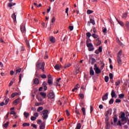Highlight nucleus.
<instances>
[{
  "label": "nucleus",
  "instance_id": "obj_7",
  "mask_svg": "<svg viewBox=\"0 0 129 129\" xmlns=\"http://www.w3.org/2000/svg\"><path fill=\"white\" fill-rule=\"evenodd\" d=\"M87 47H88L89 51H93V50H94V47H93L92 43L88 44Z\"/></svg>",
  "mask_w": 129,
  "mask_h": 129
},
{
  "label": "nucleus",
  "instance_id": "obj_2",
  "mask_svg": "<svg viewBox=\"0 0 129 129\" xmlns=\"http://www.w3.org/2000/svg\"><path fill=\"white\" fill-rule=\"evenodd\" d=\"M49 110L48 109L44 110L42 111V118L44 120H45L48 118L49 116Z\"/></svg>",
  "mask_w": 129,
  "mask_h": 129
},
{
  "label": "nucleus",
  "instance_id": "obj_48",
  "mask_svg": "<svg viewBox=\"0 0 129 129\" xmlns=\"http://www.w3.org/2000/svg\"><path fill=\"white\" fill-rule=\"evenodd\" d=\"M66 112L67 116H69L70 115V113H69V110H68V109L66 110Z\"/></svg>",
  "mask_w": 129,
  "mask_h": 129
},
{
  "label": "nucleus",
  "instance_id": "obj_14",
  "mask_svg": "<svg viewBox=\"0 0 129 129\" xmlns=\"http://www.w3.org/2000/svg\"><path fill=\"white\" fill-rule=\"evenodd\" d=\"M12 18L14 23H16L17 22V15H16V13H13L12 15Z\"/></svg>",
  "mask_w": 129,
  "mask_h": 129
},
{
  "label": "nucleus",
  "instance_id": "obj_62",
  "mask_svg": "<svg viewBox=\"0 0 129 129\" xmlns=\"http://www.w3.org/2000/svg\"><path fill=\"white\" fill-rule=\"evenodd\" d=\"M4 105H6V104L4 102H2L0 103V106H4Z\"/></svg>",
  "mask_w": 129,
  "mask_h": 129
},
{
  "label": "nucleus",
  "instance_id": "obj_58",
  "mask_svg": "<svg viewBox=\"0 0 129 129\" xmlns=\"http://www.w3.org/2000/svg\"><path fill=\"white\" fill-rule=\"evenodd\" d=\"M90 42H91V40H90V39H87V40L86 41L87 45L88 44H89V43H90Z\"/></svg>",
  "mask_w": 129,
  "mask_h": 129
},
{
  "label": "nucleus",
  "instance_id": "obj_5",
  "mask_svg": "<svg viewBox=\"0 0 129 129\" xmlns=\"http://www.w3.org/2000/svg\"><path fill=\"white\" fill-rule=\"evenodd\" d=\"M47 96L48 98H50V99H53V98H55V94L53 92H50L47 95Z\"/></svg>",
  "mask_w": 129,
  "mask_h": 129
},
{
  "label": "nucleus",
  "instance_id": "obj_51",
  "mask_svg": "<svg viewBox=\"0 0 129 129\" xmlns=\"http://www.w3.org/2000/svg\"><path fill=\"white\" fill-rule=\"evenodd\" d=\"M121 100H120V99H116L115 100V102L116 103H119V102H121Z\"/></svg>",
  "mask_w": 129,
  "mask_h": 129
},
{
  "label": "nucleus",
  "instance_id": "obj_53",
  "mask_svg": "<svg viewBox=\"0 0 129 129\" xmlns=\"http://www.w3.org/2000/svg\"><path fill=\"white\" fill-rule=\"evenodd\" d=\"M69 29L70 31H73L74 27L73 26H69Z\"/></svg>",
  "mask_w": 129,
  "mask_h": 129
},
{
  "label": "nucleus",
  "instance_id": "obj_24",
  "mask_svg": "<svg viewBox=\"0 0 129 129\" xmlns=\"http://www.w3.org/2000/svg\"><path fill=\"white\" fill-rule=\"evenodd\" d=\"M40 94L41 96H43V97H44V98H46V97L47 96V94H46V93L40 92Z\"/></svg>",
  "mask_w": 129,
  "mask_h": 129
},
{
  "label": "nucleus",
  "instance_id": "obj_49",
  "mask_svg": "<svg viewBox=\"0 0 129 129\" xmlns=\"http://www.w3.org/2000/svg\"><path fill=\"white\" fill-rule=\"evenodd\" d=\"M120 84V81H119V80L117 81L115 83L116 86H117L119 85Z\"/></svg>",
  "mask_w": 129,
  "mask_h": 129
},
{
  "label": "nucleus",
  "instance_id": "obj_30",
  "mask_svg": "<svg viewBox=\"0 0 129 129\" xmlns=\"http://www.w3.org/2000/svg\"><path fill=\"white\" fill-rule=\"evenodd\" d=\"M81 124L80 123H78L77 124V127L76 129H81Z\"/></svg>",
  "mask_w": 129,
  "mask_h": 129
},
{
  "label": "nucleus",
  "instance_id": "obj_10",
  "mask_svg": "<svg viewBox=\"0 0 129 129\" xmlns=\"http://www.w3.org/2000/svg\"><path fill=\"white\" fill-rule=\"evenodd\" d=\"M105 123H106L105 128L106 129L110 128V123H109V122L108 121V120H105Z\"/></svg>",
  "mask_w": 129,
  "mask_h": 129
},
{
  "label": "nucleus",
  "instance_id": "obj_59",
  "mask_svg": "<svg viewBox=\"0 0 129 129\" xmlns=\"http://www.w3.org/2000/svg\"><path fill=\"white\" fill-rule=\"evenodd\" d=\"M34 115L35 116V117H38L39 116V114L37 112H35L34 113Z\"/></svg>",
  "mask_w": 129,
  "mask_h": 129
},
{
  "label": "nucleus",
  "instance_id": "obj_40",
  "mask_svg": "<svg viewBox=\"0 0 129 129\" xmlns=\"http://www.w3.org/2000/svg\"><path fill=\"white\" fill-rule=\"evenodd\" d=\"M43 107H39L37 109V111L38 112H40V111H41V110H43Z\"/></svg>",
  "mask_w": 129,
  "mask_h": 129
},
{
  "label": "nucleus",
  "instance_id": "obj_39",
  "mask_svg": "<svg viewBox=\"0 0 129 129\" xmlns=\"http://www.w3.org/2000/svg\"><path fill=\"white\" fill-rule=\"evenodd\" d=\"M108 80H109V78L108 77V76H105V82H108Z\"/></svg>",
  "mask_w": 129,
  "mask_h": 129
},
{
  "label": "nucleus",
  "instance_id": "obj_27",
  "mask_svg": "<svg viewBox=\"0 0 129 129\" xmlns=\"http://www.w3.org/2000/svg\"><path fill=\"white\" fill-rule=\"evenodd\" d=\"M24 115L26 118H28V117L30 115V114L27 112H24Z\"/></svg>",
  "mask_w": 129,
  "mask_h": 129
},
{
  "label": "nucleus",
  "instance_id": "obj_63",
  "mask_svg": "<svg viewBox=\"0 0 129 129\" xmlns=\"http://www.w3.org/2000/svg\"><path fill=\"white\" fill-rule=\"evenodd\" d=\"M31 126H33L34 128H37V125L35 124H31Z\"/></svg>",
  "mask_w": 129,
  "mask_h": 129
},
{
  "label": "nucleus",
  "instance_id": "obj_64",
  "mask_svg": "<svg viewBox=\"0 0 129 129\" xmlns=\"http://www.w3.org/2000/svg\"><path fill=\"white\" fill-rule=\"evenodd\" d=\"M127 17V13H125L123 15L122 18H126Z\"/></svg>",
  "mask_w": 129,
  "mask_h": 129
},
{
  "label": "nucleus",
  "instance_id": "obj_11",
  "mask_svg": "<svg viewBox=\"0 0 129 129\" xmlns=\"http://www.w3.org/2000/svg\"><path fill=\"white\" fill-rule=\"evenodd\" d=\"M111 97L112 98H116L117 96H116V94H115V91H114V90H112L111 93Z\"/></svg>",
  "mask_w": 129,
  "mask_h": 129
},
{
  "label": "nucleus",
  "instance_id": "obj_22",
  "mask_svg": "<svg viewBox=\"0 0 129 129\" xmlns=\"http://www.w3.org/2000/svg\"><path fill=\"white\" fill-rule=\"evenodd\" d=\"M117 20V22H118V24L121 26V27H123V26H124V24L123 23V22H122V21H119L118 20H117V19H116Z\"/></svg>",
  "mask_w": 129,
  "mask_h": 129
},
{
  "label": "nucleus",
  "instance_id": "obj_26",
  "mask_svg": "<svg viewBox=\"0 0 129 129\" xmlns=\"http://www.w3.org/2000/svg\"><path fill=\"white\" fill-rule=\"evenodd\" d=\"M22 126H23V127H26V126H30V123H23V124H22Z\"/></svg>",
  "mask_w": 129,
  "mask_h": 129
},
{
  "label": "nucleus",
  "instance_id": "obj_47",
  "mask_svg": "<svg viewBox=\"0 0 129 129\" xmlns=\"http://www.w3.org/2000/svg\"><path fill=\"white\" fill-rule=\"evenodd\" d=\"M87 35V37H88V38H90V37L91 36V33H90V32H87L86 33Z\"/></svg>",
  "mask_w": 129,
  "mask_h": 129
},
{
  "label": "nucleus",
  "instance_id": "obj_23",
  "mask_svg": "<svg viewBox=\"0 0 129 129\" xmlns=\"http://www.w3.org/2000/svg\"><path fill=\"white\" fill-rule=\"evenodd\" d=\"M17 95H19V93H17V92L13 93L11 95V97L12 98H14V97H15V96H17Z\"/></svg>",
  "mask_w": 129,
  "mask_h": 129
},
{
  "label": "nucleus",
  "instance_id": "obj_42",
  "mask_svg": "<svg viewBox=\"0 0 129 129\" xmlns=\"http://www.w3.org/2000/svg\"><path fill=\"white\" fill-rule=\"evenodd\" d=\"M123 97H124V94H120L119 95V98L121 99V98H123Z\"/></svg>",
  "mask_w": 129,
  "mask_h": 129
},
{
  "label": "nucleus",
  "instance_id": "obj_52",
  "mask_svg": "<svg viewBox=\"0 0 129 129\" xmlns=\"http://www.w3.org/2000/svg\"><path fill=\"white\" fill-rule=\"evenodd\" d=\"M99 50V52L101 53V52H102V46L99 47V48L98 49Z\"/></svg>",
  "mask_w": 129,
  "mask_h": 129
},
{
  "label": "nucleus",
  "instance_id": "obj_33",
  "mask_svg": "<svg viewBox=\"0 0 129 129\" xmlns=\"http://www.w3.org/2000/svg\"><path fill=\"white\" fill-rule=\"evenodd\" d=\"M42 104H43L42 102H40V103L36 102L35 103V106H40V105H42Z\"/></svg>",
  "mask_w": 129,
  "mask_h": 129
},
{
  "label": "nucleus",
  "instance_id": "obj_13",
  "mask_svg": "<svg viewBox=\"0 0 129 129\" xmlns=\"http://www.w3.org/2000/svg\"><path fill=\"white\" fill-rule=\"evenodd\" d=\"M108 98V93H106L105 95L103 96L102 97V99L103 101H104V100H107V99Z\"/></svg>",
  "mask_w": 129,
  "mask_h": 129
},
{
  "label": "nucleus",
  "instance_id": "obj_18",
  "mask_svg": "<svg viewBox=\"0 0 129 129\" xmlns=\"http://www.w3.org/2000/svg\"><path fill=\"white\" fill-rule=\"evenodd\" d=\"M49 41H50L52 43H54L56 42L55 38L53 36H51L50 37H49Z\"/></svg>",
  "mask_w": 129,
  "mask_h": 129
},
{
  "label": "nucleus",
  "instance_id": "obj_29",
  "mask_svg": "<svg viewBox=\"0 0 129 129\" xmlns=\"http://www.w3.org/2000/svg\"><path fill=\"white\" fill-rule=\"evenodd\" d=\"M16 75H17V74H18V73H21V72L22 71V69L21 68H19V69H18L17 70H16Z\"/></svg>",
  "mask_w": 129,
  "mask_h": 129
},
{
  "label": "nucleus",
  "instance_id": "obj_57",
  "mask_svg": "<svg viewBox=\"0 0 129 129\" xmlns=\"http://www.w3.org/2000/svg\"><path fill=\"white\" fill-rule=\"evenodd\" d=\"M56 21V19H55V17H53L51 19V23H54V22Z\"/></svg>",
  "mask_w": 129,
  "mask_h": 129
},
{
  "label": "nucleus",
  "instance_id": "obj_21",
  "mask_svg": "<svg viewBox=\"0 0 129 129\" xmlns=\"http://www.w3.org/2000/svg\"><path fill=\"white\" fill-rule=\"evenodd\" d=\"M54 69L55 70H59V69H61V66L57 64L55 66Z\"/></svg>",
  "mask_w": 129,
  "mask_h": 129
},
{
  "label": "nucleus",
  "instance_id": "obj_35",
  "mask_svg": "<svg viewBox=\"0 0 129 129\" xmlns=\"http://www.w3.org/2000/svg\"><path fill=\"white\" fill-rule=\"evenodd\" d=\"M114 100L113 99V98H111L110 101H109V104H112V103H113Z\"/></svg>",
  "mask_w": 129,
  "mask_h": 129
},
{
  "label": "nucleus",
  "instance_id": "obj_50",
  "mask_svg": "<svg viewBox=\"0 0 129 129\" xmlns=\"http://www.w3.org/2000/svg\"><path fill=\"white\" fill-rule=\"evenodd\" d=\"M31 119L32 121L36 120V119H37V117L31 116Z\"/></svg>",
  "mask_w": 129,
  "mask_h": 129
},
{
  "label": "nucleus",
  "instance_id": "obj_25",
  "mask_svg": "<svg viewBox=\"0 0 129 129\" xmlns=\"http://www.w3.org/2000/svg\"><path fill=\"white\" fill-rule=\"evenodd\" d=\"M47 83L49 85H52L53 84V80L51 79H48L47 81Z\"/></svg>",
  "mask_w": 129,
  "mask_h": 129
},
{
  "label": "nucleus",
  "instance_id": "obj_4",
  "mask_svg": "<svg viewBox=\"0 0 129 129\" xmlns=\"http://www.w3.org/2000/svg\"><path fill=\"white\" fill-rule=\"evenodd\" d=\"M94 70H95L96 74H99L101 73V70L97 67V64H94Z\"/></svg>",
  "mask_w": 129,
  "mask_h": 129
},
{
  "label": "nucleus",
  "instance_id": "obj_43",
  "mask_svg": "<svg viewBox=\"0 0 129 129\" xmlns=\"http://www.w3.org/2000/svg\"><path fill=\"white\" fill-rule=\"evenodd\" d=\"M92 36L93 37H94V39H96V38H97V37H98V35H96V34H93L92 35Z\"/></svg>",
  "mask_w": 129,
  "mask_h": 129
},
{
  "label": "nucleus",
  "instance_id": "obj_12",
  "mask_svg": "<svg viewBox=\"0 0 129 129\" xmlns=\"http://www.w3.org/2000/svg\"><path fill=\"white\" fill-rule=\"evenodd\" d=\"M21 100L20 98H18L17 99H16L14 102H13V104H14V105H17L18 104H19V103H20V100Z\"/></svg>",
  "mask_w": 129,
  "mask_h": 129
},
{
  "label": "nucleus",
  "instance_id": "obj_41",
  "mask_svg": "<svg viewBox=\"0 0 129 129\" xmlns=\"http://www.w3.org/2000/svg\"><path fill=\"white\" fill-rule=\"evenodd\" d=\"M79 96H80V97L82 99H83V98H84V94H79Z\"/></svg>",
  "mask_w": 129,
  "mask_h": 129
},
{
  "label": "nucleus",
  "instance_id": "obj_20",
  "mask_svg": "<svg viewBox=\"0 0 129 129\" xmlns=\"http://www.w3.org/2000/svg\"><path fill=\"white\" fill-rule=\"evenodd\" d=\"M45 122L41 123L39 126L40 129H45Z\"/></svg>",
  "mask_w": 129,
  "mask_h": 129
},
{
  "label": "nucleus",
  "instance_id": "obj_31",
  "mask_svg": "<svg viewBox=\"0 0 129 129\" xmlns=\"http://www.w3.org/2000/svg\"><path fill=\"white\" fill-rule=\"evenodd\" d=\"M93 13V11L90 10H88L87 11V14L88 15H90L91 14H92Z\"/></svg>",
  "mask_w": 129,
  "mask_h": 129
},
{
  "label": "nucleus",
  "instance_id": "obj_16",
  "mask_svg": "<svg viewBox=\"0 0 129 129\" xmlns=\"http://www.w3.org/2000/svg\"><path fill=\"white\" fill-rule=\"evenodd\" d=\"M117 62L119 65H121V58L119 56H117Z\"/></svg>",
  "mask_w": 129,
  "mask_h": 129
},
{
  "label": "nucleus",
  "instance_id": "obj_1",
  "mask_svg": "<svg viewBox=\"0 0 129 129\" xmlns=\"http://www.w3.org/2000/svg\"><path fill=\"white\" fill-rule=\"evenodd\" d=\"M36 68L37 69H41L42 72H45V62H37L36 64Z\"/></svg>",
  "mask_w": 129,
  "mask_h": 129
},
{
  "label": "nucleus",
  "instance_id": "obj_32",
  "mask_svg": "<svg viewBox=\"0 0 129 129\" xmlns=\"http://www.w3.org/2000/svg\"><path fill=\"white\" fill-rule=\"evenodd\" d=\"M10 123L9 122H7L6 123H5L3 125V127H5L6 128H7V126H9V124Z\"/></svg>",
  "mask_w": 129,
  "mask_h": 129
},
{
  "label": "nucleus",
  "instance_id": "obj_55",
  "mask_svg": "<svg viewBox=\"0 0 129 129\" xmlns=\"http://www.w3.org/2000/svg\"><path fill=\"white\" fill-rule=\"evenodd\" d=\"M122 53V50H120V51L118 52V56H119L120 57V56H121Z\"/></svg>",
  "mask_w": 129,
  "mask_h": 129
},
{
  "label": "nucleus",
  "instance_id": "obj_17",
  "mask_svg": "<svg viewBox=\"0 0 129 129\" xmlns=\"http://www.w3.org/2000/svg\"><path fill=\"white\" fill-rule=\"evenodd\" d=\"M20 30L22 33H24V32H26V27H25V25H21L20 27Z\"/></svg>",
  "mask_w": 129,
  "mask_h": 129
},
{
  "label": "nucleus",
  "instance_id": "obj_3",
  "mask_svg": "<svg viewBox=\"0 0 129 129\" xmlns=\"http://www.w3.org/2000/svg\"><path fill=\"white\" fill-rule=\"evenodd\" d=\"M112 109L111 108H110L105 113V120H109V117L108 116V115L110 114V115H111Z\"/></svg>",
  "mask_w": 129,
  "mask_h": 129
},
{
  "label": "nucleus",
  "instance_id": "obj_19",
  "mask_svg": "<svg viewBox=\"0 0 129 129\" xmlns=\"http://www.w3.org/2000/svg\"><path fill=\"white\" fill-rule=\"evenodd\" d=\"M90 74L92 76L94 75V71H93V68H92V67H91L90 68Z\"/></svg>",
  "mask_w": 129,
  "mask_h": 129
},
{
  "label": "nucleus",
  "instance_id": "obj_36",
  "mask_svg": "<svg viewBox=\"0 0 129 129\" xmlns=\"http://www.w3.org/2000/svg\"><path fill=\"white\" fill-rule=\"evenodd\" d=\"M101 69H103V68H104V65H105V64L103 63V62L101 61Z\"/></svg>",
  "mask_w": 129,
  "mask_h": 129
},
{
  "label": "nucleus",
  "instance_id": "obj_37",
  "mask_svg": "<svg viewBox=\"0 0 129 129\" xmlns=\"http://www.w3.org/2000/svg\"><path fill=\"white\" fill-rule=\"evenodd\" d=\"M109 76L110 77V80H112L113 79V75L111 73L109 74Z\"/></svg>",
  "mask_w": 129,
  "mask_h": 129
},
{
  "label": "nucleus",
  "instance_id": "obj_6",
  "mask_svg": "<svg viewBox=\"0 0 129 129\" xmlns=\"http://www.w3.org/2000/svg\"><path fill=\"white\" fill-rule=\"evenodd\" d=\"M121 121H125V123H126V117H125V113H122L121 114Z\"/></svg>",
  "mask_w": 129,
  "mask_h": 129
},
{
  "label": "nucleus",
  "instance_id": "obj_9",
  "mask_svg": "<svg viewBox=\"0 0 129 129\" xmlns=\"http://www.w3.org/2000/svg\"><path fill=\"white\" fill-rule=\"evenodd\" d=\"M95 62H96V60H95V59L94 58L90 57L89 63H91V64H92V65H93L94 64V63H95Z\"/></svg>",
  "mask_w": 129,
  "mask_h": 129
},
{
  "label": "nucleus",
  "instance_id": "obj_46",
  "mask_svg": "<svg viewBox=\"0 0 129 129\" xmlns=\"http://www.w3.org/2000/svg\"><path fill=\"white\" fill-rule=\"evenodd\" d=\"M25 42L26 43V45L28 47V48H30V43H29V41H28L27 40H25Z\"/></svg>",
  "mask_w": 129,
  "mask_h": 129
},
{
  "label": "nucleus",
  "instance_id": "obj_45",
  "mask_svg": "<svg viewBox=\"0 0 129 129\" xmlns=\"http://www.w3.org/2000/svg\"><path fill=\"white\" fill-rule=\"evenodd\" d=\"M22 77H23V75L22 74H20L19 75V82H21V81H22Z\"/></svg>",
  "mask_w": 129,
  "mask_h": 129
},
{
  "label": "nucleus",
  "instance_id": "obj_28",
  "mask_svg": "<svg viewBox=\"0 0 129 129\" xmlns=\"http://www.w3.org/2000/svg\"><path fill=\"white\" fill-rule=\"evenodd\" d=\"M97 41H98L97 46H99L101 44V41L100 40V39L99 38H98L97 39Z\"/></svg>",
  "mask_w": 129,
  "mask_h": 129
},
{
  "label": "nucleus",
  "instance_id": "obj_60",
  "mask_svg": "<svg viewBox=\"0 0 129 129\" xmlns=\"http://www.w3.org/2000/svg\"><path fill=\"white\" fill-rule=\"evenodd\" d=\"M125 26L128 29H129V22L127 21L125 23Z\"/></svg>",
  "mask_w": 129,
  "mask_h": 129
},
{
  "label": "nucleus",
  "instance_id": "obj_61",
  "mask_svg": "<svg viewBox=\"0 0 129 129\" xmlns=\"http://www.w3.org/2000/svg\"><path fill=\"white\" fill-rule=\"evenodd\" d=\"M10 114H13L14 115H16V112H15V111H12L10 112Z\"/></svg>",
  "mask_w": 129,
  "mask_h": 129
},
{
  "label": "nucleus",
  "instance_id": "obj_56",
  "mask_svg": "<svg viewBox=\"0 0 129 129\" xmlns=\"http://www.w3.org/2000/svg\"><path fill=\"white\" fill-rule=\"evenodd\" d=\"M9 115H10V113L8 112L7 115H6V117H5V119H9Z\"/></svg>",
  "mask_w": 129,
  "mask_h": 129
},
{
  "label": "nucleus",
  "instance_id": "obj_44",
  "mask_svg": "<svg viewBox=\"0 0 129 129\" xmlns=\"http://www.w3.org/2000/svg\"><path fill=\"white\" fill-rule=\"evenodd\" d=\"M82 111L83 112V115H85V114H86V113H85V108H82Z\"/></svg>",
  "mask_w": 129,
  "mask_h": 129
},
{
  "label": "nucleus",
  "instance_id": "obj_8",
  "mask_svg": "<svg viewBox=\"0 0 129 129\" xmlns=\"http://www.w3.org/2000/svg\"><path fill=\"white\" fill-rule=\"evenodd\" d=\"M33 83L35 85H39V84L40 83V80H39V79L38 78H35L33 79Z\"/></svg>",
  "mask_w": 129,
  "mask_h": 129
},
{
  "label": "nucleus",
  "instance_id": "obj_34",
  "mask_svg": "<svg viewBox=\"0 0 129 129\" xmlns=\"http://www.w3.org/2000/svg\"><path fill=\"white\" fill-rule=\"evenodd\" d=\"M71 66V64L69 63V64H66L64 65L63 68H68L69 67Z\"/></svg>",
  "mask_w": 129,
  "mask_h": 129
},
{
  "label": "nucleus",
  "instance_id": "obj_38",
  "mask_svg": "<svg viewBox=\"0 0 129 129\" xmlns=\"http://www.w3.org/2000/svg\"><path fill=\"white\" fill-rule=\"evenodd\" d=\"M40 77L41 78H43V79H46V78H47V76H46V75H41Z\"/></svg>",
  "mask_w": 129,
  "mask_h": 129
},
{
  "label": "nucleus",
  "instance_id": "obj_54",
  "mask_svg": "<svg viewBox=\"0 0 129 129\" xmlns=\"http://www.w3.org/2000/svg\"><path fill=\"white\" fill-rule=\"evenodd\" d=\"M10 100V99H7L5 100V105H7V104H8V103H9V101Z\"/></svg>",
  "mask_w": 129,
  "mask_h": 129
},
{
  "label": "nucleus",
  "instance_id": "obj_15",
  "mask_svg": "<svg viewBox=\"0 0 129 129\" xmlns=\"http://www.w3.org/2000/svg\"><path fill=\"white\" fill-rule=\"evenodd\" d=\"M90 23H91V24H92V25H95V21H94V20H93L92 19H90V21H89L88 22V26H90Z\"/></svg>",
  "mask_w": 129,
  "mask_h": 129
}]
</instances>
